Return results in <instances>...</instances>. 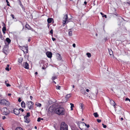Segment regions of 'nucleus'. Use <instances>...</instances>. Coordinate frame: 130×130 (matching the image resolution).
Masks as SVG:
<instances>
[{
  "instance_id": "nucleus-1",
  "label": "nucleus",
  "mask_w": 130,
  "mask_h": 130,
  "mask_svg": "<svg viewBox=\"0 0 130 130\" xmlns=\"http://www.w3.org/2000/svg\"><path fill=\"white\" fill-rule=\"evenodd\" d=\"M54 112L59 115H63L64 114V108L59 107L56 108Z\"/></svg>"
},
{
  "instance_id": "nucleus-2",
  "label": "nucleus",
  "mask_w": 130,
  "mask_h": 130,
  "mask_svg": "<svg viewBox=\"0 0 130 130\" xmlns=\"http://www.w3.org/2000/svg\"><path fill=\"white\" fill-rule=\"evenodd\" d=\"M67 125L64 122H62L61 124L60 130H68Z\"/></svg>"
},
{
  "instance_id": "nucleus-3",
  "label": "nucleus",
  "mask_w": 130,
  "mask_h": 130,
  "mask_svg": "<svg viewBox=\"0 0 130 130\" xmlns=\"http://www.w3.org/2000/svg\"><path fill=\"white\" fill-rule=\"evenodd\" d=\"M10 103L5 99H3L0 101V104L5 105L6 106H9L10 105Z\"/></svg>"
},
{
  "instance_id": "nucleus-4",
  "label": "nucleus",
  "mask_w": 130,
  "mask_h": 130,
  "mask_svg": "<svg viewBox=\"0 0 130 130\" xmlns=\"http://www.w3.org/2000/svg\"><path fill=\"white\" fill-rule=\"evenodd\" d=\"M68 15L67 14L65 15L63 18L62 23L63 26H64V24L70 22V19H68Z\"/></svg>"
},
{
  "instance_id": "nucleus-5",
  "label": "nucleus",
  "mask_w": 130,
  "mask_h": 130,
  "mask_svg": "<svg viewBox=\"0 0 130 130\" xmlns=\"http://www.w3.org/2000/svg\"><path fill=\"white\" fill-rule=\"evenodd\" d=\"M2 112L3 114L5 115H7L9 113V111L8 110L6 107H4L2 110Z\"/></svg>"
},
{
  "instance_id": "nucleus-6",
  "label": "nucleus",
  "mask_w": 130,
  "mask_h": 130,
  "mask_svg": "<svg viewBox=\"0 0 130 130\" xmlns=\"http://www.w3.org/2000/svg\"><path fill=\"white\" fill-rule=\"evenodd\" d=\"M33 104L34 103L31 101L28 102L26 103V106L29 109H31L33 107Z\"/></svg>"
},
{
  "instance_id": "nucleus-7",
  "label": "nucleus",
  "mask_w": 130,
  "mask_h": 130,
  "mask_svg": "<svg viewBox=\"0 0 130 130\" xmlns=\"http://www.w3.org/2000/svg\"><path fill=\"white\" fill-rule=\"evenodd\" d=\"M21 50H22L24 53H28V49L27 46H21Z\"/></svg>"
},
{
  "instance_id": "nucleus-8",
  "label": "nucleus",
  "mask_w": 130,
  "mask_h": 130,
  "mask_svg": "<svg viewBox=\"0 0 130 130\" xmlns=\"http://www.w3.org/2000/svg\"><path fill=\"white\" fill-rule=\"evenodd\" d=\"M77 124L80 129H82L83 127L85 125V123L81 121L78 122L77 123Z\"/></svg>"
},
{
  "instance_id": "nucleus-9",
  "label": "nucleus",
  "mask_w": 130,
  "mask_h": 130,
  "mask_svg": "<svg viewBox=\"0 0 130 130\" xmlns=\"http://www.w3.org/2000/svg\"><path fill=\"white\" fill-rule=\"evenodd\" d=\"M71 96V94H69L66 95L65 97V100L64 101H63L62 102V103H64L66 102L67 101V99H68Z\"/></svg>"
},
{
  "instance_id": "nucleus-10",
  "label": "nucleus",
  "mask_w": 130,
  "mask_h": 130,
  "mask_svg": "<svg viewBox=\"0 0 130 130\" xmlns=\"http://www.w3.org/2000/svg\"><path fill=\"white\" fill-rule=\"evenodd\" d=\"M14 113L16 115H18L20 113V111L17 108H15L13 110Z\"/></svg>"
},
{
  "instance_id": "nucleus-11",
  "label": "nucleus",
  "mask_w": 130,
  "mask_h": 130,
  "mask_svg": "<svg viewBox=\"0 0 130 130\" xmlns=\"http://www.w3.org/2000/svg\"><path fill=\"white\" fill-rule=\"evenodd\" d=\"M47 56L49 58H51L52 57V53L50 52H47L46 53Z\"/></svg>"
},
{
  "instance_id": "nucleus-12",
  "label": "nucleus",
  "mask_w": 130,
  "mask_h": 130,
  "mask_svg": "<svg viewBox=\"0 0 130 130\" xmlns=\"http://www.w3.org/2000/svg\"><path fill=\"white\" fill-rule=\"evenodd\" d=\"M23 66L26 69H28L29 68L28 64L27 62L23 63Z\"/></svg>"
},
{
  "instance_id": "nucleus-13",
  "label": "nucleus",
  "mask_w": 130,
  "mask_h": 130,
  "mask_svg": "<svg viewBox=\"0 0 130 130\" xmlns=\"http://www.w3.org/2000/svg\"><path fill=\"white\" fill-rule=\"evenodd\" d=\"M68 35L69 36H71L72 35L73 30L72 29H70L68 30Z\"/></svg>"
},
{
  "instance_id": "nucleus-14",
  "label": "nucleus",
  "mask_w": 130,
  "mask_h": 130,
  "mask_svg": "<svg viewBox=\"0 0 130 130\" xmlns=\"http://www.w3.org/2000/svg\"><path fill=\"white\" fill-rule=\"evenodd\" d=\"M110 103L111 104L113 105L115 108V106L116 105V103L112 100H111Z\"/></svg>"
},
{
  "instance_id": "nucleus-15",
  "label": "nucleus",
  "mask_w": 130,
  "mask_h": 130,
  "mask_svg": "<svg viewBox=\"0 0 130 130\" xmlns=\"http://www.w3.org/2000/svg\"><path fill=\"white\" fill-rule=\"evenodd\" d=\"M53 18H48L47 19V21L48 23H51L52 21H53Z\"/></svg>"
},
{
  "instance_id": "nucleus-16",
  "label": "nucleus",
  "mask_w": 130,
  "mask_h": 130,
  "mask_svg": "<svg viewBox=\"0 0 130 130\" xmlns=\"http://www.w3.org/2000/svg\"><path fill=\"white\" fill-rule=\"evenodd\" d=\"M21 105L23 108H24L25 107V104L23 101L21 103Z\"/></svg>"
},
{
  "instance_id": "nucleus-17",
  "label": "nucleus",
  "mask_w": 130,
  "mask_h": 130,
  "mask_svg": "<svg viewBox=\"0 0 130 130\" xmlns=\"http://www.w3.org/2000/svg\"><path fill=\"white\" fill-rule=\"evenodd\" d=\"M23 60V58L21 57L18 59V61L19 63H21L22 62Z\"/></svg>"
},
{
  "instance_id": "nucleus-18",
  "label": "nucleus",
  "mask_w": 130,
  "mask_h": 130,
  "mask_svg": "<svg viewBox=\"0 0 130 130\" xmlns=\"http://www.w3.org/2000/svg\"><path fill=\"white\" fill-rule=\"evenodd\" d=\"M57 59L58 60H60L62 58L61 56L59 54H58V55H57Z\"/></svg>"
},
{
  "instance_id": "nucleus-19",
  "label": "nucleus",
  "mask_w": 130,
  "mask_h": 130,
  "mask_svg": "<svg viewBox=\"0 0 130 130\" xmlns=\"http://www.w3.org/2000/svg\"><path fill=\"white\" fill-rule=\"evenodd\" d=\"M27 118H25V122L27 123H28L30 122V120Z\"/></svg>"
},
{
  "instance_id": "nucleus-20",
  "label": "nucleus",
  "mask_w": 130,
  "mask_h": 130,
  "mask_svg": "<svg viewBox=\"0 0 130 130\" xmlns=\"http://www.w3.org/2000/svg\"><path fill=\"white\" fill-rule=\"evenodd\" d=\"M30 113L28 112L27 113L26 115L24 117V118L25 119L26 118H28L30 116Z\"/></svg>"
},
{
  "instance_id": "nucleus-21",
  "label": "nucleus",
  "mask_w": 130,
  "mask_h": 130,
  "mask_svg": "<svg viewBox=\"0 0 130 130\" xmlns=\"http://www.w3.org/2000/svg\"><path fill=\"white\" fill-rule=\"evenodd\" d=\"M18 0V1L19 2V3L20 5V6H21V7L22 8H23V6L22 5L21 1H20V0Z\"/></svg>"
},
{
  "instance_id": "nucleus-22",
  "label": "nucleus",
  "mask_w": 130,
  "mask_h": 130,
  "mask_svg": "<svg viewBox=\"0 0 130 130\" xmlns=\"http://www.w3.org/2000/svg\"><path fill=\"white\" fill-rule=\"evenodd\" d=\"M18 0V1L19 2V3L20 5V6H21V7L22 8H23V6L22 5L21 1H20V0Z\"/></svg>"
},
{
  "instance_id": "nucleus-23",
  "label": "nucleus",
  "mask_w": 130,
  "mask_h": 130,
  "mask_svg": "<svg viewBox=\"0 0 130 130\" xmlns=\"http://www.w3.org/2000/svg\"><path fill=\"white\" fill-rule=\"evenodd\" d=\"M18 0V1L19 2V3L20 5V6H21V7L22 8H23V6L22 5L21 1H20V0Z\"/></svg>"
},
{
  "instance_id": "nucleus-24",
  "label": "nucleus",
  "mask_w": 130,
  "mask_h": 130,
  "mask_svg": "<svg viewBox=\"0 0 130 130\" xmlns=\"http://www.w3.org/2000/svg\"><path fill=\"white\" fill-rule=\"evenodd\" d=\"M25 27L27 28V29H31V27H30L29 25L28 24H26V25L25 26Z\"/></svg>"
},
{
  "instance_id": "nucleus-25",
  "label": "nucleus",
  "mask_w": 130,
  "mask_h": 130,
  "mask_svg": "<svg viewBox=\"0 0 130 130\" xmlns=\"http://www.w3.org/2000/svg\"><path fill=\"white\" fill-rule=\"evenodd\" d=\"M6 30V27H4L2 29V31L4 34L5 33V31Z\"/></svg>"
},
{
  "instance_id": "nucleus-26",
  "label": "nucleus",
  "mask_w": 130,
  "mask_h": 130,
  "mask_svg": "<svg viewBox=\"0 0 130 130\" xmlns=\"http://www.w3.org/2000/svg\"><path fill=\"white\" fill-rule=\"evenodd\" d=\"M93 115H94V116L95 117H97L99 116V115L96 112L94 113H93Z\"/></svg>"
},
{
  "instance_id": "nucleus-27",
  "label": "nucleus",
  "mask_w": 130,
  "mask_h": 130,
  "mask_svg": "<svg viewBox=\"0 0 130 130\" xmlns=\"http://www.w3.org/2000/svg\"><path fill=\"white\" fill-rule=\"evenodd\" d=\"M81 92L84 94H86L85 90H81Z\"/></svg>"
},
{
  "instance_id": "nucleus-28",
  "label": "nucleus",
  "mask_w": 130,
  "mask_h": 130,
  "mask_svg": "<svg viewBox=\"0 0 130 130\" xmlns=\"http://www.w3.org/2000/svg\"><path fill=\"white\" fill-rule=\"evenodd\" d=\"M6 40L8 43H10L11 42V40L9 38H7L6 39Z\"/></svg>"
},
{
  "instance_id": "nucleus-29",
  "label": "nucleus",
  "mask_w": 130,
  "mask_h": 130,
  "mask_svg": "<svg viewBox=\"0 0 130 130\" xmlns=\"http://www.w3.org/2000/svg\"><path fill=\"white\" fill-rule=\"evenodd\" d=\"M70 105H71V110H73V107H74V104H73L71 103L70 104Z\"/></svg>"
},
{
  "instance_id": "nucleus-30",
  "label": "nucleus",
  "mask_w": 130,
  "mask_h": 130,
  "mask_svg": "<svg viewBox=\"0 0 130 130\" xmlns=\"http://www.w3.org/2000/svg\"><path fill=\"white\" fill-rule=\"evenodd\" d=\"M9 65L8 64L7 65V67L5 68V70L7 71H9Z\"/></svg>"
},
{
  "instance_id": "nucleus-31",
  "label": "nucleus",
  "mask_w": 130,
  "mask_h": 130,
  "mask_svg": "<svg viewBox=\"0 0 130 130\" xmlns=\"http://www.w3.org/2000/svg\"><path fill=\"white\" fill-rule=\"evenodd\" d=\"M57 78V77L56 76H54L52 77V80H54Z\"/></svg>"
},
{
  "instance_id": "nucleus-32",
  "label": "nucleus",
  "mask_w": 130,
  "mask_h": 130,
  "mask_svg": "<svg viewBox=\"0 0 130 130\" xmlns=\"http://www.w3.org/2000/svg\"><path fill=\"white\" fill-rule=\"evenodd\" d=\"M86 55H87V56L89 58L91 56V54L90 53H87L86 54Z\"/></svg>"
},
{
  "instance_id": "nucleus-33",
  "label": "nucleus",
  "mask_w": 130,
  "mask_h": 130,
  "mask_svg": "<svg viewBox=\"0 0 130 130\" xmlns=\"http://www.w3.org/2000/svg\"><path fill=\"white\" fill-rule=\"evenodd\" d=\"M109 52L110 55H111L113 54V52L111 50H109Z\"/></svg>"
},
{
  "instance_id": "nucleus-34",
  "label": "nucleus",
  "mask_w": 130,
  "mask_h": 130,
  "mask_svg": "<svg viewBox=\"0 0 130 130\" xmlns=\"http://www.w3.org/2000/svg\"><path fill=\"white\" fill-rule=\"evenodd\" d=\"M36 105L37 106L41 107V104L39 103H37V104H36Z\"/></svg>"
},
{
  "instance_id": "nucleus-35",
  "label": "nucleus",
  "mask_w": 130,
  "mask_h": 130,
  "mask_svg": "<svg viewBox=\"0 0 130 130\" xmlns=\"http://www.w3.org/2000/svg\"><path fill=\"white\" fill-rule=\"evenodd\" d=\"M15 130H23L22 129L21 127L17 128H16Z\"/></svg>"
},
{
  "instance_id": "nucleus-36",
  "label": "nucleus",
  "mask_w": 130,
  "mask_h": 130,
  "mask_svg": "<svg viewBox=\"0 0 130 130\" xmlns=\"http://www.w3.org/2000/svg\"><path fill=\"white\" fill-rule=\"evenodd\" d=\"M6 2L7 3V5L8 6H10V4H9V3L8 2V0H6Z\"/></svg>"
},
{
  "instance_id": "nucleus-37",
  "label": "nucleus",
  "mask_w": 130,
  "mask_h": 130,
  "mask_svg": "<svg viewBox=\"0 0 130 130\" xmlns=\"http://www.w3.org/2000/svg\"><path fill=\"white\" fill-rule=\"evenodd\" d=\"M56 89H61L62 88H61V87L60 86H57L56 87Z\"/></svg>"
},
{
  "instance_id": "nucleus-38",
  "label": "nucleus",
  "mask_w": 130,
  "mask_h": 130,
  "mask_svg": "<svg viewBox=\"0 0 130 130\" xmlns=\"http://www.w3.org/2000/svg\"><path fill=\"white\" fill-rule=\"evenodd\" d=\"M80 106L81 107V109L82 110H83V107H84V105L83 104L81 103Z\"/></svg>"
},
{
  "instance_id": "nucleus-39",
  "label": "nucleus",
  "mask_w": 130,
  "mask_h": 130,
  "mask_svg": "<svg viewBox=\"0 0 130 130\" xmlns=\"http://www.w3.org/2000/svg\"><path fill=\"white\" fill-rule=\"evenodd\" d=\"M0 38L2 40H4V38L3 37H2V35H0Z\"/></svg>"
},
{
  "instance_id": "nucleus-40",
  "label": "nucleus",
  "mask_w": 130,
  "mask_h": 130,
  "mask_svg": "<svg viewBox=\"0 0 130 130\" xmlns=\"http://www.w3.org/2000/svg\"><path fill=\"white\" fill-rule=\"evenodd\" d=\"M85 125L88 128H89L90 126L89 125V124L87 125V124H86L85 123Z\"/></svg>"
},
{
  "instance_id": "nucleus-41",
  "label": "nucleus",
  "mask_w": 130,
  "mask_h": 130,
  "mask_svg": "<svg viewBox=\"0 0 130 130\" xmlns=\"http://www.w3.org/2000/svg\"><path fill=\"white\" fill-rule=\"evenodd\" d=\"M97 121L99 123H100L101 122V120L100 119H97Z\"/></svg>"
},
{
  "instance_id": "nucleus-42",
  "label": "nucleus",
  "mask_w": 130,
  "mask_h": 130,
  "mask_svg": "<svg viewBox=\"0 0 130 130\" xmlns=\"http://www.w3.org/2000/svg\"><path fill=\"white\" fill-rule=\"evenodd\" d=\"M102 125L103 126V127L104 128H106V125H104L103 123L102 124Z\"/></svg>"
},
{
  "instance_id": "nucleus-43",
  "label": "nucleus",
  "mask_w": 130,
  "mask_h": 130,
  "mask_svg": "<svg viewBox=\"0 0 130 130\" xmlns=\"http://www.w3.org/2000/svg\"><path fill=\"white\" fill-rule=\"evenodd\" d=\"M19 110H21V111L22 112H23L24 111V109L21 108H19Z\"/></svg>"
},
{
  "instance_id": "nucleus-44",
  "label": "nucleus",
  "mask_w": 130,
  "mask_h": 130,
  "mask_svg": "<svg viewBox=\"0 0 130 130\" xmlns=\"http://www.w3.org/2000/svg\"><path fill=\"white\" fill-rule=\"evenodd\" d=\"M46 69V67L44 66H43L42 67V69L45 70Z\"/></svg>"
},
{
  "instance_id": "nucleus-45",
  "label": "nucleus",
  "mask_w": 130,
  "mask_h": 130,
  "mask_svg": "<svg viewBox=\"0 0 130 130\" xmlns=\"http://www.w3.org/2000/svg\"><path fill=\"white\" fill-rule=\"evenodd\" d=\"M41 120V118L40 117L38 118L37 119V121L38 122H40Z\"/></svg>"
},
{
  "instance_id": "nucleus-46",
  "label": "nucleus",
  "mask_w": 130,
  "mask_h": 130,
  "mask_svg": "<svg viewBox=\"0 0 130 130\" xmlns=\"http://www.w3.org/2000/svg\"><path fill=\"white\" fill-rule=\"evenodd\" d=\"M6 86L7 87L10 86V85L9 83H7L6 84Z\"/></svg>"
},
{
  "instance_id": "nucleus-47",
  "label": "nucleus",
  "mask_w": 130,
  "mask_h": 130,
  "mask_svg": "<svg viewBox=\"0 0 130 130\" xmlns=\"http://www.w3.org/2000/svg\"><path fill=\"white\" fill-rule=\"evenodd\" d=\"M22 101V100L21 99V98H19L18 99V101L20 102H21Z\"/></svg>"
},
{
  "instance_id": "nucleus-48",
  "label": "nucleus",
  "mask_w": 130,
  "mask_h": 130,
  "mask_svg": "<svg viewBox=\"0 0 130 130\" xmlns=\"http://www.w3.org/2000/svg\"><path fill=\"white\" fill-rule=\"evenodd\" d=\"M50 32L51 34H53V30L52 29L50 31Z\"/></svg>"
},
{
  "instance_id": "nucleus-49",
  "label": "nucleus",
  "mask_w": 130,
  "mask_h": 130,
  "mask_svg": "<svg viewBox=\"0 0 130 130\" xmlns=\"http://www.w3.org/2000/svg\"><path fill=\"white\" fill-rule=\"evenodd\" d=\"M11 16L12 17L13 19H14V16L13 14H11Z\"/></svg>"
},
{
  "instance_id": "nucleus-50",
  "label": "nucleus",
  "mask_w": 130,
  "mask_h": 130,
  "mask_svg": "<svg viewBox=\"0 0 130 130\" xmlns=\"http://www.w3.org/2000/svg\"><path fill=\"white\" fill-rule=\"evenodd\" d=\"M126 4H128V5L130 6V2H127L126 3Z\"/></svg>"
},
{
  "instance_id": "nucleus-51",
  "label": "nucleus",
  "mask_w": 130,
  "mask_h": 130,
  "mask_svg": "<svg viewBox=\"0 0 130 130\" xmlns=\"http://www.w3.org/2000/svg\"><path fill=\"white\" fill-rule=\"evenodd\" d=\"M72 46L73 47H75L76 46V45L74 43L73 44Z\"/></svg>"
},
{
  "instance_id": "nucleus-52",
  "label": "nucleus",
  "mask_w": 130,
  "mask_h": 130,
  "mask_svg": "<svg viewBox=\"0 0 130 130\" xmlns=\"http://www.w3.org/2000/svg\"><path fill=\"white\" fill-rule=\"evenodd\" d=\"M129 100H130V99H129L128 98H126L125 101H129Z\"/></svg>"
},
{
  "instance_id": "nucleus-53",
  "label": "nucleus",
  "mask_w": 130,
  "mask_h": 130,
  "mask_svg": "<svg viewBox=\"0 0 130 130\" xmlns=\"http://www.w3.org/2000/svg\"><path fill=\"white\" fill-rule=\"evenodd\" d=\"M103 17H105V18H107V16L106 15L104 14V15L103 16Z\"/></svg>"
},
{
  "instance_id": "nucleus-54",
  "label": "nucleus",
  "mask_w": 130,
  "mask_h": 130,
  "mask_svg": "<svg viewBox=\"0 0 130 130\" xmlns=\"http://www.w3.org/2000/svg\"><path fill=\"white\" fill-rule=\"evenodd\" d=\"M5 118H6L5 116H4L2 117V119H4Z\"/></svg>"
},
{
  "instance_id": "nucleus-55",
  "label": "nucleus",
  "mask_w": 130,
  "mask_h": 130,
  "mask_svg": "<svg viewBox=\"0 0 130 130\" xmlns=\"http://www.w3.org/2000/svg\"><path fill=\"white\" fill-rule=\"evenodd\" d=\"M52 40H53V41H54L55 40V39L54 38H52Z\"/></svg>"
},
{
  "instance_id": "nucleus-56",
  "label": "nucleus",
  "mask_w": 130,
  "mask_h": 130,
  "mask_svg": "<svg viewBox=\"0 0 130 130\" xmlns=\"http://www.w3.org/2000/svg\"><path fill=\"white\" fill-rule=\"evenodd\" d=\"M8 95L9 96H10L11 95V93H8Z\"/></svg>"
},
{
  "instance_id": "nucleus-57",
  "label": "nucleus",
  "mask_w": 130,
  "mask_h": 130,
  "mask_svg": "<svg viewBox=\"0 0 130 130\" xmlns=\"http://www.w3.org/2000/svg\"><path fill=\"white\" fill-rule=\"evenodd\" d=\"M30 99H31V100H32V99L33 98H32V96H30Z\"/></svg>"
},
{
  "instance_id": "nucleus-58",
  "label": "nucleus",
  "mask_w": 130,
  "mask_h": 130,
  "mask_svg": "<svg viewBox=\"0 0 130 130\" xmlns=\"http://www.w3.org/2000/svg\"><path fill=\"white\" fill-rule=\"evenodd\" d=\"M84 3L85 5H86L87 4V2H86L85 1L84 2Z\"/></svg>"
},
{
  "instance_id": "nucleus-59",
  "label": "nucleus",
  "mask_w": 130,
  "mask_h": 130,
  "mask_svg": "<svg viewBox=\"0 0 130 130\" xmlns=\"http://www.w3.org/2000/svg\"><path fill=\"white\" fill-rule=\"evenodd\" d=\"M121 120H123V118H121Z\"/></svg>"
},
{
  "instance_id": "nucleus-60",
  "label": "nucleus",
  "mask_w": 130,
  "mask_h": 130,
  "mask_svg": "<svg viewBox=\"0 0 130 130\" xmlns=\"http://www.w3.org/2000/svg\"><path fill=\"white\" fill-rule=\"evenodd\" d=\"M34 128H35V129H37V127L36 126H35V127Z\"/></svg>"
},
{
  "instance_id": "nucleus-61",
  "label": "nucleus",
  "mask_w": 130,
  "mask_h": 130,
  "mask_svg": "<svg viewBox=\"0 0 130 130\" xmlns=\"http://www.w3.org/2000/svg\"><path fill=\"white\" fill-rule=\"evenodd\" d=\"M38 72H36L35 73V74H36V75H37L38 74Z\"/></svg>"
},
{
  "instance_id": "nucleus-62",
  "label": "nucleus",
  "mask_w": 130,
  "mask_h": 130,
  "mask_svg": "<svg viewBox=\"0 0 130 130\" xmlns=\"http://www.w3.org/2000/svg\"><path fill=\"white\" fill-rule=\"evenodd\" d=\"M81 130H87L86 129H85L84 128H83L82 129H80Z\"/></svg>"
},
{
  "instance_id": "nucleus-63",
  "label": "nucleus",
  "mask_w": 130,
  "mask_h": 130,
  "mask_svg": "<svg viewBox=\"0 0 130 130\" xmlns=\"http://www.w3.org/2000/svg\"><path fill=\"white\" fill-rule=\"evenodd\" d=\"M30 39H29L28 40V42H30Z\"/></svg>"
},
{
  "instance_id": "nucleus-64",
  "label": "nucleus",
  "mask_w": 130,
  "mask_h": 130,
  "mask_svg": "<svg viewBox=\"0 0 130 130\" xmlns=\"http://www.w3.org/2000/svg\"><path fill=\"white\" fill-rule=\"evenodd\" d=\"M7 81H5V84L6 85V84H7Z\"/></svg>"
}]
</instances>
